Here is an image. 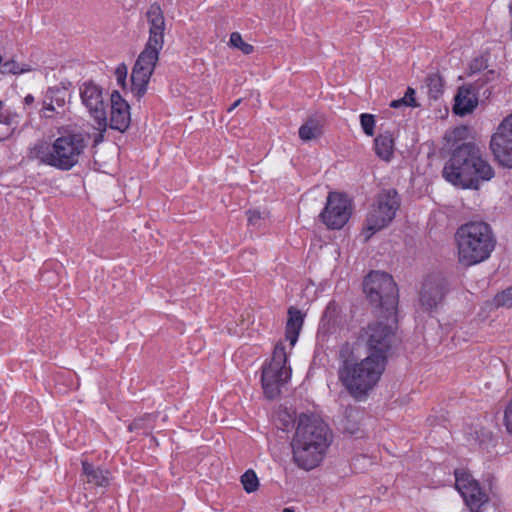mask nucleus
Masks as SVG:
<instances>
[{
    "instance_id": "f257e3e1",
    "label": "nucleus",
    "mask_w": 512,
    "mask_h": 512,
    "mask_svg": "<svg viewBox=\"0 0 512 512\" xmlns=\"http://www.w3.org/2000/svg\"><path fill=\"white\" fill-rule=\"evenodd\" d=\"M332 441V431L323 419L314 414H300L291 441L294 463L305 471L315 469L323 462Z\"/></svg>"
},
{
    "instance_id": "f03ea898",
    "label": "nucleus",
    "mask_w": 512,
    "mask_h": 512,
    "mask_svg": "<svg viewBox=\"0 0 512 512\" xmlns=\"http://www.w3.org/2000/svg\"><path fill=\"white\" fill-rule=\"evenodd\" d=\"M339 360L338 377L345 389L356 400L366 399L384 372L383 360L367 356L356 361L353 348L349 343H345L340 348Z\"/></svg>"
},
{
    "instance_id": "7ed1b4c3",
    "label": "nucleus",
    "mask_w": 512,
    "mask_h": 512,
    "mask_svg": "<svg viewBox=\"0 0 512 512\" xmlns=\"http://www.w3.org/2000/svg\"><path fill=\"white\" fill-rule=\"evenodd\" d=\"M442 176L454 186L478 189L481 181L494 177V170L477 146L465 143L454 150L444 165Z\"/></svg>"
},
{
    "instance_id": "20e7f679",
    "label": "nucleus",
    "mask_w": 512,
    "mask_h": 512,
    "mask_svg": "<svg viewBox=\"0 0 512 512\" xmlns=\"http://www.w3.org/2000/svg\"><path fill=\"white\" fill-rule=\"evenodd\" d=\"M149 39L138 56L131 73L132 89L138 97L145 94L150 77L164 44L165 19L158 4H152L147 13Z\"/></svg>"
},
{
    "instance_id": "39448f33",
    "label": "nucleus",
    "mask_w": 512,
    "mask_h": 512,
    "mask_svg": "<svg viewBox=\"0 0 512 512\" xmlns=\"http://www.w3.org/2000/svg\"><path fill=\"white\" fill-rule=\"evenodd\" d=\"M458 262L470 267L486 261L496 246L491 227L481 221L461 225L455 233Z\"/></svg>"
},
{
    "instance_id": "423d86ee",
    "label": "nucleus",
    "mask_w": 512,
    "mask_h": 512,
    "mask_svg": "<svg viewBox=\"0 0 512 512\" xmlns=\"http://www.w3.org/2000/svg\"><path fill=\"white\" fill-rule=\"evenodd\" d=\"M87 146L81 133H67L58 137L52 144L41 141L30 149V157L39 162L68 171L78 162Z\"/></svg>"
},
{
    "instance_id": "0eeeda50",
    "label": "nucleus",
    "mask_w": 512,
    "mask_h": 512,
    "mask_svg": "<svg viewBox=\"0 0 512 512\" xmlns=\"http://www.w3.org/2000/svg\"><path fill=\"white\" fill-rule=\"evenodd\" d=\"M395 315L388 316L385 313L387 322L375 321L369 323L362 329L359 341L364 343L368 349V356L377 357L386 363L387 354L395 341L396 319Z\"/></svg>"
},
{
    "instance_id": "6e6552de",
    "label": "nucleus",
    "mask_w": 512,
    "mask_h": 512,
    "mask_svg": "<svg viewBox=\"0 0 512 512\" xmlns=\"http://www.w3.org/2000/svg\"><path fill=\"white\" fill-rule=\"evenodd\" d=\"M364 292L370 302L384 309L388 316L396 314L398 289L389 274L380 271L371 272L364 280Z\"/></svg>"
},
{
    "instance_id": "1a4fd4ad",
    "label": "nucleus",
    "mask_w": 512,
    "mask_h": 512,
    "mask_svg": "<svg viewBox=\"0 0 512 512\" xmlns=\"http://www.w3.org/2000/svg\"><path fill=\"white\" fill-rule=\"evenodd\" d=\"M292 369L287 365V353L282 343L275 346L272 359L262 369V387L267 398L273 399L291 378Z\"/></svg>"
},
{
    "instance_id": "9d476101",
    "label": "nucleus",
    "mask_w": 512,
    "mask_h": 512,
    "mask_svg": "<svg viewBox=\"0 0 512 512\" xmlns=\"http://www.w3.org/2000/svg\"><path fill=\"white\" fill-rule=\"evenodd\" d=\"M399 206L400 199L396 190L388 189L379 193L367 214L363 229L365 239L368 240L373 234L388 226L394 219Z\"/></svg>"
},
{
    "instance_id": "9b49d317",
    "label": "nucleus",
    "mask_w": 512,
    "mask_h": 512,
    "mask_svg": "<svg viewBox=\"0 0 512 512\" xmlns=\"http://www.w3.org/2000/svg\"><path fill=\"white\" fill-rule=\"evenodd\" d=\"M454 475L455 488L470 512H481V508L489 501L488 494L468 470L456 469Z\"/></svg>"
},
{
    "instance_id": "f8f14e48",
    "label": "nucleus",
    "mask_w": 512,
    "mask_h": 512,
    "mask_svg": "<svg viewBox=\"0 0 512 512\" xmlns=\"http://www.w3.org/2000/svg\"><path fill=\"white\" fill-rule=\"evenodd\" d=\"M351 213L349 199L342 193L330 192L320 219L329 229H341L348 222Z\"/></svg>"
},
{
    "instance_id": "ddd939ff",
    "label": "nucleus",
    "mask_w": 512,
    "mask_h": 512,
    "mask_svg": "<svg viewBox=\"0 0 512 512\" xmlns=\"http://www.w3.org/2000/svg\"><path fill=\"white\" fill-rule=\"evenodd\" d=\"M490 148L501 166L512 168V114L502 121L492 136Z\"/></svg>"
},
{
    "instance_id": "4468645a",
    "label": "nucleus",
    "mask_w": 512,
    "mask_h": 512,
    "mask_svg": "<svg viewBox=\"0 0 512 512\" xmlns=\"http://www.w3.org/2000/svg\"><path fill=\"white\" fill-rule=\"evenodd\" d=\"M82 103L97 123V129L102 133L108 126L104 109L102 89L93 82H85L80 86Z\"/></svg>"
},
{
    "instance_id": "2eb2a0df",
    "label": "nucleus",
    "mask_w": 512,
    "mask_h": 512,
    "mask_svg": "<svg viewBox=\"0 0 512 512\" xmlns=\"http://www.w3.org/2000/svg\"><path fill=\"white\" fill-rule=\"evenodd\" d=\"M131 122L130 107L118 91L111 94V111L109 127L119 132H125Z\"/></svg>"
},
{
    "instance_id": "dca6fc26",
    "label": "nucleus",
    "mask_w": 512,
    "mask_h": 512,
    "mask_svg": "<svg viewBox=\"0 0 512 512\" xmlns=\"http://www.w3.org/2000/svg\"><path fill=\"white\" fill-rule=\"evenodd\" d=\"M445 287L441 279H426L420 291V303L424 310L430 311L441 302Z\"/></svg>"
},
{
    "instance_id": "f3484780",
    "label": "nucleus",
    "mask_w": 512,
    "mask_h": 512,
    "mask_svg": "<svg viewBox=\"0 0 512 512\" xmlns=\"http://www.w3.org/2000/svg\"><path fill=\"white\" fill-rule=\"evenodd\" d=\"M478 105V97L470 87H460L455 96L453 110L455 114L466 115L472 112Z\"/></svg>"
},
{
    "instance_id": "a211bd4d",
    "label": "nucleus",
    "mask_w": 512,
    "mask_h": 512,
    "mask_svg": "<svg viewBox=\"0 0 512 512\" xmlns=\"http://www.w3.org/2000/svg\"><path fill=\"white\" fill-rule=\"evenodd\" d=\"M341 308L335 301H331L326 306L319 324V334H332L341 322Z\"/></svg>"
},
{
    "instance_id": "6ab92c4d",
    "label": "nucleus",
    "mask_w": 512,
    "mask_h": 512,
    "mask_svg": "<svg viewBox=\"0 0 512 512\" xmlns=\"http://www.w3.org/2000/svg\"><path fill=\"white\" fill-rule=\"evenodd\" d=\"M82 469V475L88 484L96 487H106L109 485L110 474L108 471L95 467L86 460L82 461Z\"/></svg>"
},
{
    "instance_id": "aec40b11",
    "label": "nucleus",
    "mask_w": 512,
    "mask_h": 512,
    "mask_svg": "<svg viewBox=\"0 0 512 512\" xmlns=\"http://www.w3.org/2000/svg\"><path fill=\"white\" fill-rule=\"evenodd\" d=\"M288 320L286 323V331L285 336L289 341L290 345L293 347L297 340L302 328L304 318L300 310L291 307L288 310Z\"/></svg>"
},
{
    "instance_id": "412c9836",
    "label": "nucleus",
    "mask_w": 512,
    "mask_h": 512,
    "mask_svg": "<svg viewBox=\"0 0 512 512\" xmlns=\"http://www.w3.org/2000/svg\"><path fill=\"white\" fill-rule=\"evenodd\" d=\"M375 152L381 159L390 161L394 152V138L390 132L379 134L375 140Z\"/></svg>"
},
{
    "instance_id": "4be33fe9",
    "label": "nucleus",
    "mask_w": 512,
    "mask_h": 512,
    "mask_svg": "<svg viewBox=\"0 0 512 512\" xmlns=\"http://www.w3.org/2000/svg\"><path fill=\"white\" fill-rule=\"evenodd\" d=\"M324 120L321 117H310L300 128L299 137L303 141L316 139L322 135Z\"/></svg>"
},
{
    "instance_id": "5701e85b",
    "label": "nucleus",
    "mask_w": 512,
    "mask_h": 512,
    "mask_svg": "<svg viewBox=\"0 0 512 512\" xmlns=\"http://www.w3.org/2000/svg\"><path fill=\"white\" fill-rule=\"evenodd\" d=\"M426 86L430 97L437 99L443 90V80L437 73L430 74L426 78Z\"/></svg>"
},
{
    "instance_id": "b1692460",
    "label": "nucleus",
    "mask_w": 512,
    "mask_h": 512,
    "mask_svg": "<svg viewBox=\"0 0 512 512\" xmlns=\"http://www.w3.org/2000/svg\"><path fill=\"white\" fill-rule=\"evenodd\" d=\"M0 123L8 127L7 134L11 135L19 126L20 116L15 112L5 111L0 114Z\"/></svg>"
},
{
    "instance_id": "393cba45",
    "label": "nucleus",
    "mask_w": 512,
    "mask_h": 512,
    "mask_svg": "<svg viewBox=\"0 0 512 512\" xmlns=\"http://www.w3.org/2000/svg\"><path fill=\"white\" fill-rule=\"evenodd\" d=\"M31 66L28 64H19L14 60L7 61L1 65V72L3 74H23L30 72Z\"/></svg>"
},
{
    "instance_id": "a878e982",
    "label": "nucleus",
    "mask_w": 512,
    "mask_h": 512,
    "mask_svg": "<svg viewBox=\"0 0 512 512\" xmlns=\"http://www.w3.org/2000/svg\"><path fill=\"white\" fill-rule=\"evenodd\" d=\"M415 90L413 88H408L405 95L400 98V99H397V100H393L391 103H390V107L392 108H400V107H416L418 106V104L416 103V100H415Z\"/></svg>"
},
{
    "instance_id": "bb28decb",
    "label": "nucleus",
    "mask_w": 512,
    "mask_h": 512,
    "mask_svg": "<svg viewBox=\"0 0 512 512\" xmlns=\"http://www.w3.org/2000/svg\"><path fill=\"white\" fill-rule=\"evenodd\" d=\"M229 43L234 48L240 49L246 55L252 53L254 50V48L251 44H248L243 41L242 36L238 32H233L230 35Z\"/></svg>"
},
{
    "instance_id": "cd10ccee",
    "label": "nucleus",
    "mask_w": 512,
    "mask_h": 512,
    "mask_svg": "<svg viewBox=\"0 0 512 512\" xmlns=\"http://www.w3.org/2000/svg\"><path fill=\"white\" fill-rule=\"evenodd\" d=\"M241 482L248 493L254 492L259 485L258 478L252 470H248L242 475Z\"/></svg>"
},
{
    "instance_id": "c85d7f7f",
    "label": "nucleus",
    "mask_w": 512,
    "mask_h": 512,
    "mask_svg": "<svg viewBox=\"0 0 512 512\" xmlns=\"http://www.w3.org/2000/svg\"><path fill=\"white\" fill-rule=\"evenodd\" d=\"M494 302L497 307H512V286L498 293Z\"/></svg>"
},
{
    "instance_id": "c756f323",
    "label": "nucleus",
    "mask_w": 512,
    "mask_h": 512,
    "mask_svg": "<svg viewBox=\"0 0 512 512\" xmlns=\"http://www.w3.org/2000/svg\"><path fill=\"white\" fill-rule=\"evenodd\" d=\"M360 124L364 131V133L367 136H373L374 135V128H375V118L374 115L363 113L360 115Z\"/></svg>"
},
{
    "instance_id": "7c9ffc66",
    "label": "nucleus",
    "mask_w": 512,
    "mask_h": 512,
    "mask_svg": "<svg viewBox=\"0 0 512 512\" xmlns=\"http://www.w3.org/2000/svg\"><path fill=\"white\" fill-rule=\"evenodd\" d=\"M53 94L54 90L49 89L45 95V99L43 101L42 106V116L49 118L52 116V113L55 111V107L53 105Z\"/></svg>"
},
{
    "instance_id": "2f4dec72",
    "label": "nucleus",
    "mask_w": 512,
    "mask_h": 512,
    "mask_svg": "<svg viewBox=\"0 0 512 512\" xmlns=\"http://www.w3.org/2000/svg\"><path fill=\"white\" fill-rule=\"evenodd\" d=\"M503 425L507 433L512 435V399L507 403L504 409Z\"/></svg>"
},
{
    "instance_id": "473e14b6",
    "label": "nucleus",
    "mask_w": 512,
    "mask_h": 512,
    "mask_svg": "<svg viewBox=\"0 0 512 512\" xmlns=\"http://www.w3.org/2000/svg\"><path fill=\"white\" fill-rule=\"evenodd\" d=\"M117 83L121 86L125 85L127 77V68L125 65H119L115 71Z\"/></svg>"
},
{
    "instance_id": "72a5a7b5",
    "label": "nucleus",
    "mask_w": 512,
    "mask_h": 512,
    "mask_svg": "<svg viewBox=\"0 0 512 512\" xmlns=\"http://www.w3.org/2000/svg\"><path fill=\"white\" fill-rule=\"evenodd\" d=\"M261 219V213L257 210L248 212V221L252 225H256L258 221Z\"/></svg>"
},
{
    "instance_id": "f704fd0d",
    "label": "nucleus",
    "mask_w": 512,
    "mask_h": 512,
    "mask_svg": "<svg viewBox=\"0 0 512 512\" xmlns=\"http://www.w3.org/2000/svg\"><path fill=\"white\" fill-rule=\"evenodd\" d=\"M483 67V61L480 59H475L471 64V69L473 71L480 70Z\"/></svg>"
},
{
    "instance_id": "c9c22d12",
    "label": "nucleus",
    "mask_w": 512,
    "mask_h": 512,
    "mask_svg": "<svg viewBox=\"0 0 512 512\" xmlns=\"http://www.w3.org/2000/svg\"><path fill=\"white\" fill-rule=\"evenodd\" d=\"M34 103V97L31 94H28L24 98V104L26 106H30Z\"/></svg>"
},
{
    "instance_id": "e433bc0d",
    "label": "nucleus",
    "mask_w": 512,
    "mask_h": 512,
    "mask_svg": "<svg viewBox=\"0 0 512 512\" xmlns=\"http://www.w3.org/2000/svg\"><path fill=\"white\" fill-rule=\"evenodd\" d=\"M241 102V99H238L237 101H235L233 103V105L228 109L229 112H231L232 110H234Z\"/></svg>"
},
{
    "instance_id": "4c0bfd02",
    "label": "nucleus",
    "mask_w": 512,
    "mask_h": 512,
    "mask_svg": "<svg viewBox=\"0 0 512 512\" xmlns=\"http://www.w3.org/2000/svg\"><path fill=\"white\" fill-rule=\"evenodd\" d=\"M283 512H295L293 508L287 507L283 509Z\"/></svg>"
},
{
    "instance_id": "58836bf2",
    "label": "nucleus",
    "mask_w": 512,
    "mask_h": 512,
    "mask_svg": "<svg viewBox=\"0 0 512 512\" xmlns=\"http://www.w3.org/2000/svg\"><path fill=\"white\" fill-rule=\"evenodd\" d=\"M464 130H465V128H458L455 132H456V133H460V132H462V131H464Z\"/></svg>"
},
{
    "instance_id": "ea45409f",
    "label": "nucleus",
    "mask_w": 512,
    "mask_h": 512,
    "mask_svg": "<svg viewBox=\"0 0 512 512\" xmlns=\"http://www.w3.org/2000/svg\"><path fill=\"white\" fill-rule=\"evenodd\" d=\"M2 106H3V103H2V101L0 100V110L2 109Z\"/></svg>"
}]
</instances>
